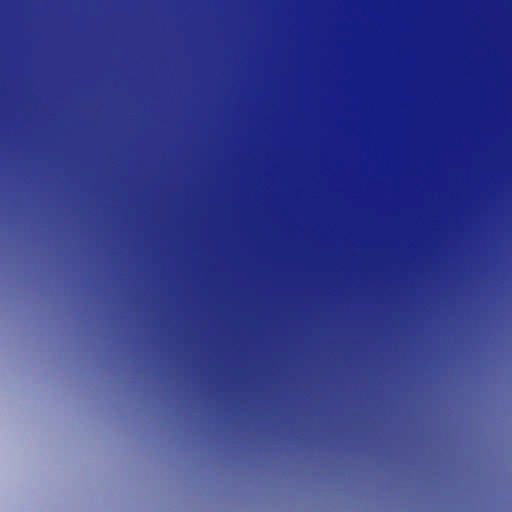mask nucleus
Instances as JSON below:
<instances>
[{
	"label": "nucleus",
	"instance_id": "obj_1",
	"mask_svg": "<svg viewBox=\"0 0 512 512\" xmlns=\"http://www.w3.org/2000/svg\"><path fill=\"white\" fill-rule=\"evenodd\" d=\"M225 403H228V396H225Z\"/></svg>",
	"mask_w": 512,
	"mask_h": 512
},
{
	"label": "nucleus",
	"instance_id": "obj_2",
	"mask_svg": "<svg viewBox=\"0 0 512 512\" xmlns=\"http://www.w3.org/2000/svg\"><path fill=\"white\" fill-rule=\"evenodd\" d=\"M225 403H228V396H225Z\"/></svg>",
	"mask_w": 512,
	"mask_h": 512
},
{
	"label": "nucleus",
	"instance_id": "obj_3",
	"mask_svg": "<svg viewBox=\"0 0 512 512\" xmlns=\"http://www.w3.org/2000/svg\"><path fill=\"white\" fill-rule=\"evenodd\" d=\"M225 403H228V396H225Z\"/></svg>",
	"mask_w": 512,
	"mask_h": 512
}]
</instances>
